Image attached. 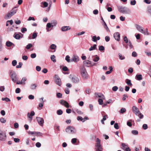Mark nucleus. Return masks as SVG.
Segmentation results:
<instances>
[{
  "instance_id": "obj_46",
  "label": "nucleus",
  "mask_w": 151,
  "mask_h": 151,
  "mask_svg": "<svg viewBox=\"0 0 151 151\" xmlns=\"http://www.w3.org/2000/svg\"><path fill=\"white\" fill-rule=\"evenodd\" d=\"M119 59L121 60H122L125 59V57L124 56H123L120 53H119Z\"/></svg>"
},
{
  "instance_id": "obj_34",
  "label": "nucleus",
  "mask_w": 151,
  "mask_h": 151,
  "mask_svg": "<svg viewBox=\"0 0 151 151\" xmlns=\"http://www.w3.org/2000/svg\"><path fill=\"white\" fill-rule=\"evenodd\" d=\"M76 111L78 114L80 115H82L83 114V112H82L81 110L77 109L76 110Z\"/></svg>"
},
{
  "instance_id": "obj_48",
  "label": "nucleus",
  "mask_w": 151,
  "mask_h": 151,
  "mask_svg": "<svg viewBox=\"0 0 151 151\" xmlns=\"http://www.w3.org/2000/svg\"><path fill=\"white\" fill-rule=\"evenodd\" d=\"M65 91L66 94H68L69 93V89L68 88H65Z\"/></svg>"
},
{
  "instance_id": "obj_8",
  "label": "nucleus",
  "mask_w": 151,
  "mask_h": 151,
  "mask_svg": "<svg viewBox=\"0 0 151 151\" xmlns=\"http://www.w3.org/2000/svg\"><path fill=\"white\" fill-rule=\"evenodd\" d=\"M6 139V133L2 131L0 132V140L1 141H5Z\"/></svg>"
},
{
  "instance_id": "obj_63",
  "label": "nucleus",
  "mask_w": 151,
  "mask_h": 151,
  "mask_svg": "<svg viewBox=\"0 0 151 151\" xmlns=\"http://www.w3.org/2000/svg\"><path fill=\"white\" fill-rule=\"evenodd\" d=\"M30 56H31V57L32 58H35L36 57V54L34 53L31 54V55Z\"/></svg>"
},
{
  "instance_id": "obj_4",
  "label": "nucleus",
  "mask_w": 151,
  "mask_h": 151,
  "mask_svg": "<svg viewBox=\"0 0 151 151\" xmlns=\"http://www.w3.org/2000/svg\"><path fill=\"white\" fill-rule=\"evenodd\" d=\"M81 74L83 78H86L87 77V73L85 68L84 66L81 67Z\"/></svg>"
},
{
  "instance_id": "obj_6",
  "label": "nucleus",
  "mask_w": 151,
  "mask_h": 151,
  "mask_svg": "<svg viewBox=\"0 0 151 151\" xmlns=\"http://www.w3.org/2000/svg\"><path fill=\"white\" fill-rule=\"evenodd\" d=\"M10 76L11 79L14 83L16 82L18 80V76L14 72L12 73Z\"/></svg>"
},
{
  "instance_id": "obj_54",
  "label": "nucleus",
  "mask_w": 151,
  "mask_h": 151,
  "mask_svg": "<svg viewBox=\"0 0 151 151\" xmlns=\"http://www.w3.org/2000/svg\"><path fill=\"white\" fill-rule=\"evenodd\" d=\"M136 3V1L135 0H133L130 2V4L132 5H134Z\"/></svg>"
},
{
  "instance_id": "obj_23",
  "label": "nucleus",
  "mask_w": 151,
  "mask_h": 151,
  "mask_svg": "<svg viewBox=\"0 0 151 151\" xmlns=\"http://www.w3.org/2000/svg\"><path fill=\"white\" fill-rule=\"evenodd\" d=\"M37 85L36 84H32L30 86V88L31 89L33 90L35 89Z\"/></svg>"
},
{
  "instance_id": "obj_51",
  "label": "nucleus",
  "mask_w": 151,
  "mask_h": 151,
  "mask_svg": "<svg viewBox=\"0 0 151 151\" xmlns=\"http://www.w3.org/2000/svg\"><path fill=\"white\" fill-rule=\"evenodd\" d=\"M124 40L126 43H127L128 42V39L126 36L124 37Z\"/></svg>"
},
{
  "instance_id": "obj_45",
  "label": "nucleus",
  "mask_w": 151,
  "mask_h": 151,
  "mask_svg": "<svg viewBox=\"0 0 151 151\" xmlns=\"http://www.w3.org/2000/svg\"><path fill=\"white\" fill-rule=\"evenodd\" d=\"M70 57L69 55H67L66 56L65 59L68 62H70Z\"/></svg>"
},
{
  "instance_id": "obj_50",
  "label": "nucleus",
  "mask_w": 151,
  "mask_h": 151,
  "mask_svg": "<svg viewBox=\"0 0 151 151\" xmlns=\"http://www.w3.org/2000/svg\"><path fill=\"white\" fill-rule=\"evenodd\" d=\"M137 53L135 51L132 52V56L134 57H136L137 56Z\"/></svg>"
},
{
  "instance_id": "obj_49",
  "label": "nucleus",
  "mask_w": 151,
  "mask_h": 151,
  "mask_svg": "<svg viewBox=\"0 0 151 151\" xmlns=\"http://www.w3.org/2000/svg\"><path fill=\"white\" fill-rule=\"evenodd\" d=\"M118 89V88L116 86H114L112 88V90L114 91H116Z\"/></svg>"
},
{
  "instance_id": "obj_31",
  "label": "nucleus",
  "mask_w": 151,
  "mask_h": 151,
  "mask_svg": "<svg viewBox=\"0 0 151 151\" xmlns=\"http://www.w3.org/2000/svg\"><path fill=\"white\" fill-rule=\"evenodd\" d=\"M57 113L58 115H60L62 114L63 111L59 109L57 111Z\"/></svg>"
},
{
  "instance_id": "obj_1",
  "label": "nucleus",
  "mask_w": 151,
  "mask_h": 151,
  "mask_svg": "<svg viewBox=\"0 0 151 151\" xmlns=\"http://www.w3.org/2000/svg\"><path fill=\"white\" fill-rule=\"evenodd\" d=\"M65 132L69 134H75L76 133V130L72 126H68L65 129Z\"/></svg>"
},
{
  "instance_id": "obj_29",
  "label": "nucleus",
  "mask_w": 151,
  "mask_h": 151,
  "mask_svg": "<svg viewBox=\"0 0 151 151\" xmlns=\"http://www.w3.org/2000/svg\"><path fill=\"white\" fill-rule=\"evenodd\" d=\"M55 56L54 55H52L51 56V59L53 62H56V60L55 59Z\"/></svg>"
},
{
  "instance_id": "obj_17",
  "label": "nucleus",
  "mask_w": 151,
  "mask_h": 151,
  "mask_svg": "<svg viewBox=\"0 0 151 151\" xmlns=\"http://www.w3.org/2000/svg\"><path fill=\"white\" fill-rule=\"evenodd\" d=\"M35 113L33 111H31L29 115V113H28L27 114V116L28 118H29L31 121L32 119V116L35 115Z\"/></svg>"
},
{
  "instance_id": "obj_58",
  "label": "nucleus",
  "mask_w": 151,
  "mask_h": 151,
  "mask_svg": "<svg viewBox=\"0 0 151 151\" xmlns=\"http://www.w3.org/2000/svg\"><path fill=\"white\" fill-rule=\"evenodd\" d=\"M142 128L144 129H147L148 128L147 125L146 124H144L142 126Z\"/></svg>"
},
{
  "instance_id": "obj_19",
  "label": "nucleus",
  "mask_w": 151,
  "mask_h": 151,
  "mask_svg": "<svg viewBox=\"0 0 151 151\" xmlns=\"http://www.w3.org/2000/svg\"><path fill=\"white\" fill-rule=\"evenodd\" d=\"M91 62L89 61H85L83 62V65L86 66H89L90 65H91Z\"/></svg>"
},
{
  "instance_id": "obj_42",
  "label": "nucleus",
  "mask_w": 151,
  "mask_h": 151,
  "mask_svg": "<svg viewBox=\"0 0 151 151\" xmlns=\"http://www.w3.org/2000/svg\"><path fill=\"white\" fill-rule=\"evenodd\" d=\"M32 46V45L31 44H29L27 45L26 47V48L27 49H29Z\"/></svg>"
},
{
  "instance_id": "obj_5",
  "label": "nucleus",
  "mask_w": 151,
  "mask_h": 151,
  "mask_svg": "<svg viewBox=\"0 0 151 151\" xmlns=\"http://www.w3.org/2000/svg\"><path fill=\"white\" fill-rule=\"evenodd\" d=\"M57 24V22L56 20H53L51 21V23H48L46 25V29L47 31H49L48 29L51 27H53L54 26H55Z\"/></svg>"
},
{
  "instance_id": "obj_22",
  "label": "nucleus",
  "mask_w": 151,
  "mask_h": 151,
  "mask_svg": "<svg viewBox=\"0 0 151 151\" xmlns=\"http://www.w3.org/2000/svg\"><path fill=\"white\" fill-rule=\"evenodd\" d=\"M125 82L129 86H132V84L131 82V81L130 80L127 79L125 80Z\"/></svg>"
},
{
  "instance_id": "obj_44",
  "label": "nucleus",
  "mask_w": 151,
  "mask_h": 151,
  "mask_svg": "<svg viewBox=\"0 0 151 151\" xmlns=\"http://www.w3.org/2000/svg\"><path fill=\"white\" fill-rule=\"evenodd\" d=\"M26 78L25 77L22 78L21 81L22 83V84H24L25 83V82L26 81Z\"/></svg>"
},
{
  "instance_id": "obj_16",
  "label": "nucleus",
  "mask_w": 151,
  "mask_h": 151,
  "mask_svg": "<svg viewBox=\"0 0 151 151\" xmlns=\"http://www.w3.org/2000/svg\"><path fill=\"white\" fill-rule=\"evenodd\" d=\"M16 12V10H14L13 9L9 13L7 14V16L8 17H11L12 15L15 14Z\"/></svg>"
},
{
  "instance_id": "obj_11",
  "label": "nucleus",
  "mask_w": 151,
  "mask_h": 151,
  "mask_svg": "<svg viewBox=\"0 0 151 151\" xmlns=\"http://www.w3.org/2000/svg\"><path fill=\"white\" fill-rule=\"evenodd\" d=\"M60 103L61 104L64 106L66 108H68L69 107V104L66 101L63 100H61L60 101Z\"/></svg>"
},
{
  "instance_id": "obj_43",
  "label": "nucleus",
  "mask_w": 151,
  "mask_h": 151,
  "mask_svg": "<svg viewBox=\"0 0 151 151\" xmlns=\"http://www.w3.org/2000/svg\"><path fill=\"white\" fill-rule=\"evenodd\" d=\"M0 121L1 123H5L6 122V120L3 117L0 118Z\"/></svg>"
},
{
  "instance_id": "obj_15",
  "label": "nucleus",
  "mask_w": 151,
  "mask_h": 151,
  "mask_svg": "<svg viewBox=\"0 0 151 151\" xmlns=\"http://www.w3.org/2000/svg\"><path fill=\"white\" fill-rule=\"evenodd\" d=\"M79 58L78 57V56L75 55H73L72 58L71 60V61H74L75 62H77L79 61Z\"/></svg>"
},
{
  "instance_id": "obj_36",
  "label": "nucleus",
  "mask_w": 151,
  "mask_h": 151,
  "mask_svg": "<svg viewBox=\"0 0 151 151\" xmlns=\"http://www.w3.org/2000/svg\"><path fill=\"white\" fill-rule=\"evenodd\" d=\"M104 47L102 45H101L99 46V50L100 51H102L104 50Z\"/></svg>"
},
{
  "instance_id": "obj_13",
  "label": "nucleus",
  "mask_w": 151,
  "mask_h": 151,
  "mask_svg": "<svg viewBox=\"0 0 151 151\" xmlns=\"http://www.w3.org/2000/svg\"><path fill=\"white\" fill-rule=\"evenodd\" d=\"M71 79L72 81L74 83H77L79 81V78L75 76H73Z\"/></svg>"
},
{
  "instance_id": "obj_35",
  "label": "nucleus",
  "mask_w": 151,
  "mask_h": 151,
  "mask_svg": "<svg viewBox=\"0 0 151 151\" xmlns=\"http://www.w3.org/2000/svg\"><path fill=\"white\" fill-rule=\"evenodd\" d=\"M126 111V109L125 108H122L120 110V113L121 114H123Z\"/></svg>"
},
{
  "instance_id": "obj_7",
  "label": "nucleus",
  "mask_w": 151,
  "mask_h": 151,
  "mask_svg": "<svg viewBox=\"0 0 151 151\" xmlns=\"http://www.w3.org/2000/svg\"><path fill=\"white\" fill-rule=\"evenodd\" d=\"M54 80L55 83L59 86H60L61 84V80L57 75H55L54 77Z\"/></svg>"
},
{
  "instance_id": "obj_26",
  "label": "nucleus",
  "mask_w": 151,
  "mask_h": 151,
  "mask_svg": "<svg viewBox=\"0 0 151 151\" xmlns=\"http://www.w3.org/2000/svg\"><path fill=\"white\" fill-rule=\"evenodd\" d=\"M6 45L7 46L9 47L11 46L12 45H14V44L12 42H11L9 41H7L6 42Z\"/></svg>"
},
{
  "instance_id": "obj_55",
  "label": "nucleus",
  "mask_w": 151,
  "mask_h": 151,
  "mask_svg": "<svg viewBox=\"0 0 151 151\" xmlns=\"http://www.w3.org/2000/svg\"><path fill=\"white\" fill-rule=\"evenodd\" d=\"M62 69H63V70L65 71H67L68 70V68L66 66L63 67L62 68Z\"/></svg>"
},
{
  "instance_id": "obj_32",
  "label": "nucleus",
  "mask_w": 151,
  "mask_h": 151,
  "mask_svg": "<svg viewBox=\"0 0 151 151\" xmlns=\"http://www.w3.org/2000/svg\"><path fill=\"white\" fill-rule=\"evenodd\" d=\"M2 101H5L6 102L10 101V100L8 98L6 97L5 98H2Z\"/></svg>"
},
{
  "instance_id": "obj_38",
  "label": "nucleus",
  "mask_w": 151,
  "mask_h": 151,
  "mask_svg": "<svg viewBox=\"0 0 151 151\" xmlns=\"http://www.w3.org/2000/svg\"><path fill=\"white\" fill-rule=\"evenodd\" d=\"M132 133L134 135H137L138 134V132L137 130H133L132 131Z\"/></svg>"
},
{
  "instance_id": "obj_24",
  "label": "nucleus",
  "mask_w": 151,
  "mask_h": 151,
  "mask_svg": "<svg viewBox=\"0 0 151 151\" xmlns=\"http://www.w3.org/2000/svg\"><path fill=\"white\" fill-rule=\"evenodd\" d=\"M42 134L40 132H35L34 136H42Z\"/></svg>"
},
{
  "instance_id": "obj_57",
  "label": "nucleus",
  "mask_w": 151,
  "mask_h": 151,
  "mask_svg": "<svg viewBox=\"0 0 151 151\" xmlns=\"http://www.w3.org/2000/svg\"><path fill=\"white\" fill-rule=\"evenodd\" d=\"M57 96L58 98H61L62 96V94L60 93H58L57 94Z\"/></svg>"
},
{
  "instance_id": "obj_56",
  "label": "nucleus",
  "mask_w": 151,
  "mask_h": 151,
  "mask_svg": "<svg viewBox=\"0 0 151 151\" xmlns=\"http://www.w3.org/2000/svg\"><path fill=\"white\" fill-rule=\"evenodd\" d=\"M123 97L122 98V100L123 101H125L126 100V98L128 97V96L127 94H124L123 95Z\"/></svg>"
},
{
  "instance_id": "obj_40",
  "label": "nucleus",
  "mask_w": 151,
  "mask_h": 151,
  "mask_svg": "<svg viewBox=\"0 0 151 151\" xmlns=\"http://www.w3.org/2000/svg\"><path fill=\"white\" fill-rule=\"evenodd\" d=\"M17 64V61L15 60H13L12 62V64L13 66H15Z\"/></svg>"
},
{
  "instance_id": "obj_59",
  "label": "nucleus",
  "mask_w": 151,
  "mask_h": 151,
  "mask_svg": "<svg viewBox=\"0 0 151 151\" xmlns=\"http://www.w3.org/2000/svg\"><path fill=\"white\" fill-rule=\"evenodd\" d=\"M37 33H34L32 35V39H35L37 37Z\"/></svg>"
},
{
  "instance_id": "obj_30",
  "label": "nucleus",
  "mask_w": 151,
  "mask_h": 151,
  "mask_svg": "<svg viewBox=\"0 0 151 151\" xmlns=\"http://www.w3.org/2000/svg\"><path fill=\"white\" fill-rule=\"evenodd\" d=\"M99 59V57L97 55H96V57L93 59V61L95 62L98 61Z\"/></svg>"
},
{
  "instance_id": "obj_21",
  "label": "nucleus",
  "mask_w": 151,
  "mask_h": 151,
  "mask_svg": "<svg viewBox=\"0 0 151 151\" xmlns=\"http://www.w3.org/2000/svg\"><path fill=\"white\" fill-rule=\"evenodd\" d=\"M136 79L138 81H140L142 79V76L141 75H137L135 77Z\"/></svg>"
},
{
  "instance_id": "obj_64",
  "label": "nucleus",
  "mask_w": 151,
  "mask_h": 151,
  "mask_svg": "<svg viewBox=\"0 0 151 151\" xmlns=\"http://www.w3.org/2000/svg\"><path fill=\"white\" fill-rule=\"evenodd\" d=\"M98 11L97 9H95L93 11V13L94 14L96 15L98 13Z\"/></svg>"
},
{
  "instance_id": "obj_20",
  "label": "nucleus",
  "mask_w": 151,
  "mask_h": 151,
  "mask_svg": "<svg viewBox=\"0 0 151 151\" xmlns=\"http://www.w3.org/2000/svg\"><path fill=\"white\" fill-rule=\"evenodd\" d=\"M121 148L124 150L126 149L128 147V146L126 145L125 143H122L121 144Z\"/></svg>"
},
{
  "instance_id": "obj_52",
  "label": "nucleus",
  "mask_w": 151,
  "mask_h": 151,
  "mask_svg": "<svg viewBox=\"0 0 151 151\" xmlns=\"http://www.w3.org/2000/svg\"><path fill=\"white\" fill-rule=\"evenodd\" d=\"M98 102L99 104L100 105H102L103 104V100L102 99H99L98 100Z\"/></svg>"
},
{
  "instance_id": "obj_33",
  "label": "nucleus",
  "mask_w": 151,
  "mask_h": 151,
  "mask_svg": "<svg viewBox=\"0 0 151 151\" xmlns=\"http://www.w3.org/2000/svg\"><path fill=\"white\" fill-rule=\"evenodd\" d=\"M15 38L17 39H19L20 38V36L19 34H16L14 36Z\"/></svg>"
},
{
  "instance_id": "obj_60",
  "label": "nucleus",
  "mask_w": 151,
  "mask_h": 151,
  "mask_svg": "<svg viewBox=\"0 0 151 151\" xmlns=\"http://www.w3.org/2000/svg\"><path fill=\"white\" fill-rule=\"evenodd\" d=\"M114 127L116 129H118L119 128V126L117 123H115L114 124Z\"/></svg>"
},
{
  "instance_id": "obj_2",
  "label": "nucleus",
  "mask_w": 151,
  "mask_h": 151,
  "mask_svg": "<svg viewBox=\"0 0 151 151\" xmlns=\"http://www.w3.org/2000/svg\"><path fill=\"white\" fill-rule=\"evenodd\" d=\"M117 8L119 11L123 13L127 14L130 12L129 9L125 7L118 6Z\"/></svg>"
},
{
  "instance_id": "obj_10",
  "label": "nucleus",
  "mask_w": 151,
  "mask_h": 151,
  "mask_svg": "<svg viewBox=\"0 0 151 151\" xmlns=\"http://www.w3.org/2000/svg\"><path fill=\"white\" fill-rule=\"evenodd\" d=\"M135 27L137 28V29L140 32L144 34V35H146V33L145 32H144V30L143 29V28L141 27L140 26L137 24H136L135 25Z\"/></svg>"
},
{
  "instance_id": "obj_37",
  "label": "nucleus",
  "mask_w": 151,
  "mask_h": 151,
  "mask_svg": "<svg viewBox=\"0 0 151 151\" xmlns=\"http://www.w3.org/2000/svg\"><path fill=\"white\" fill-rule=\"evenodd\" d=\"M77 140V139L76 138H73L71 140V142L73 144H75V143L76 142Z\"/></svg>"
},
{
  "instance_id": "obj_39",
  "label": "nucleus",
  "mask_w": 151,
  "mask_h": 151,
  "mask_svg": "<svg viewBox=\"0 0 151 151\" xmlns=\"http://www.w3.org/2000/svg\"><path fill=\"white\" fill-rule=\"evenodd\" d=\"M77 119L78 120V121H82L83 122V119L82 118V117L81 116H78L77 117Z\"/></svg>"
},
{
  "instance_id": "obj_12",
  "label": "nucleus",
  "mask_w": 151,
  "mask_h": 151,
  "mask_svg": "<svg viewBox=\"0 0 151 151\" xmlns=\"http://www.w3.org/2000/svg\"><path fill=\"white\" fill-rule=\"evenodd\" d=\"M132 110L134 113L137 115L139 113L138 109L135 106H133L132 108Z\"/></svg>"
},
{
  "instance_id": "obj_14",
  "label": "nucleus",
  "mask_w": 151,
  "mask_h": 151,
  "mask_svg": "<svg viewBox=\"0 0 151 151\" xmlns=\"http://www.w3.org/2000/svg\"><path fill=\"white\" fill-rule=\"evenodd\" d=\"M114 37L115 40L118 41L120 40V35L119 33L116 32L115 33L114 35Z\"/></svg>"
},
{
  "instance_id": "obj_41",
  "label": "nucleus",
  "mask_w": 151,
  "mask_h": 151,
  "mask_svg": "<svg viewBox=\"0 0 151 151\" xmlns=\"http://www.w3.org/2000/svg\"><path fill=\"white\" fill-rule=\"evenodd\" d=\"M23 64L22 63L19 62V65L16 66V68H21L22 67V65Z\"/></svg>"
},
{
  "instance_id": "obj_62",
  "label": "nucleus",
  "mask_w": 151,
  "mask_h": 151,
  "mask_svg": "<svg viewBox=\"0 0 151 151\" xmlns=\"http://www.w3.org/2000/svg\"><path fill=\"white\" fill-rule=\"evenodd\" d=\"M36 146L37 147H40L41 146V144L39 142H37L36 144Z\"/></svg>"
},
{
  "instance_id": "obj_28",
  "label": "nucleus",
  "mask_w": 151,
  "mask_h": 151,
  "mask_svg": "<svg viewBox=\"0 0 151 151\" xmlns=\"http://www.w3.org/2000/svg\"><path fill=\"white\" fill-rule=\"evenodd\" d=\"M95 95L96 97H98L99 98H102V96H103L104 95L100 93H95Z\"/></svg>"
},
{
  "instance_id": "obj_18",
  "label": "nucleus",
  "mask_w": 151,
  "mask_h": 151,
  "mask_svg": "<svg viewBox=\"0 0 151 151\" xmlns=\"http://www.w3.org/2000/svg\"><path fill=\"white\" fill-rule=\"evenodd\" d=\"M70 29V26H63L61 28V30L62 31H66Z\"/></svg>"
},
{
  "instance_id": "obj_61",
  "label": "nucleus",
  "mask_w": 151,
  "mask_h": 151,
  "mask_svg": "<svg viewBox=\"0 0 151 151\" xmlns=\"http://www.w3.org/2000/svg\"><path fill=\"white\" fill-rule=\"evenodd\" d=\"M21 32L22 33H24V32L27 31V29L26 28L23 27L21 29Z\"/></svg>"
},
{
  "instance_id": "obj_27",
  "label": "nucleus",
  "mask_w": 151,
  "mask_h": 151,
  "mask_svg": "<svg viewBox=\"0 0 151 151\" xmlns=\"http://www.w3.org/2000/svg\"><path fill=\"white\" fill-rule=\"evenodd\" d=\"M41 99L42 100V101L39 104V106L40 107H42L43 105L44 101H43V98H41Z\"/></svg>"
},
{
  "instance_id": "obj_25",
  "label": "nucleus",
  "mask_w": 151,
  "mask_h": 151,
  "mask_svg": "<svg viewBox=\"0 0 151 151\" xmlns=\"http://www.w3.org/2000/svg\"><path fill=\"white\" fill-rule=\"evenodd\" d=\"M96 44H94L93 45V46H91V47L89 49V50L91 51L96 49Z\"/></svg>"
},
{
  "instance_id": "obj_53",
  "label": "nucleus",
  "mask_w": 151,
  "mask_h": 151,
  "mask_svg": "<svg viewBox=\"0 0 151 151\" xmlns=\"http://www.w3.org/2000/svg\"><path fill=\"white\" fill-rule=\"evenodd\" d=\"M92 40L94 42L97 41V37L96 36H93L92 38Z\"/></svg>"
},
{
  "instance_id": "obj_47",
  "label": "nucleus",
  "mask_w": 151,
  "mask_h": 151,
  "mask_svg": "<svg viewBox=\"0 0 151 151\" xmlns=\"http://www.w3.org/2000/svg\"><path fill=\"white\" fill-rule=\"evenodd\" d=\"M56 47V46L54 44H52L50 46V48L52 49H55Z\"/></svg>"
},
{
  "instance_id": "obj_3",
  "label": "nucleus",
  "mask_w": 151,
  "mask_h": 151,
  "mask_svg": "<svg viewBox=\"0 0 151 151\" xmlns=\"http://www.w3.org/2000/svg\"><path fill=\"white\" fill-rule=\"evenodd\" d=\"M100 140L98 138L96 139L97 143L96 144V147L95 148L96 150L95 151H102V147L100 145Z\"/></svg>"
},
{
  "instance_id": "obj_9",
  "label": "nucleus",
  "mask_w": 151,
  "mask_h": 151,
  "mask_svg": "<svg viewBox=\"0 0 151 151\" xmlns=\"http://www.w3.org/2000/svg\"><path fill=\"white\" fill-rule=\"evenodd\" d=\"M36 119L40 125L42 127L44 122L43 119L42 118L37 117H36Z\"/></svg>"
}]
</instances>
